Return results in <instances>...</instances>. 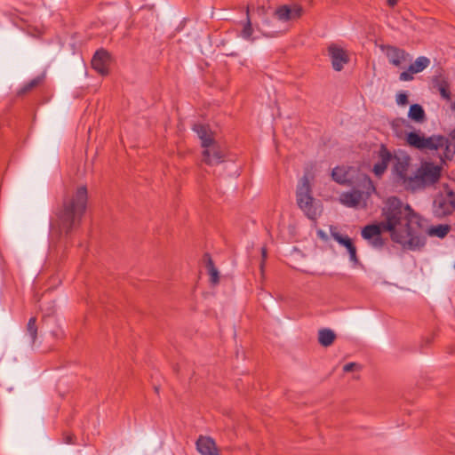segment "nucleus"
Instances as JSON below:
<instances>
[{"mask_svg":"<svg viewBox=\"0 0 455 455\" xmlns=\"http://www.w3.org/2000/svg\"><path fill=\"white\" fill-rule=\"evenodd\" d=\"M381 231H387L392 241L405 249L419 250L426 243L420 217L396 197L387 200L380 222L365 226L361 235L372 247L379 249L384 244Z\"/></svg>","mask_w":455,"mask_h":455,"instance_id":"f257e3e1","label":"nucleus"},{"mask_svg":"<svg viewBox=\"0 0 455 455\" xmlns=\"http://www.w3.org/2000/svg\"><path fill=\"white\" fill-rule=\"evenodd\" d=\"M87 204V188L81 186L72 194L65 196L61 208L52 224V235H68L80 222Z\"/></svg>","mask_w":455,"mask_h":455,"instance_id":"f03ea898","label":"nucleus"},{"mask_svg":"<svg viewBox=\"0 0 455 455\" xmlns=\"http://www.w3.org/2000/svg\"><path fill=\"white\" fill-rule=\"evenodd\" d=\"M193 130L201 140L203 161L208 165H216L224 162L226 149L221 147L214 139V133L209 125L196 124Z\"/></svg>","mask_w":455,"mask_h":455,"instance_id":"7ed1b4c3","label":"nucleus"},{"mask_svg":"<svg viewBox=\"0 0 455 455\" xmlns=\"http://www.w3.org/2000/svg\"><path fill=\"white\" fill-rule=\"evenodd\" d=\"M441 167L429 162L422 163L407 180V190L418 191L435 184L441 177Z\"/></svg>","mask_w":455,"mask_h":455,"instance_id":"20e7f679","label":"nucleus"},{"mask_svg":"<svg viewBox=\"0 0 455 455\" xmlns=\"http://www.w3.org/2000/svg\"><path fill=\"white\" fill-rule=\"evenodd\" d=\"M296 198L299 207L311 220L316 218L318 212L314 204L311 186L307 175H304L299 181L296 190Z\"/></svg>","mask_w":455,"mask_h":455,"instance_id":"39448f33","label":"nucleus"},{"mask_svg":"<svg viewBox=\"0 0 455 455\" xmlns=\"http://www.w3.org/2000/svg\"><path fill=\"white\" fill-rule=\"evenodd\" d=\"M303 13V7L297 3H292L278 5L273 13V17L286 31L292 23L302 17Z\"/></svg>","mask_w":455,"mask_h":455,"instance_id":"423d86ee","label":"nucleus"},{"mask_svg":"<svg viewBox=\"0 0 455 455\" xmlns=\"http://www.w3.org/2000/svg\"><path fill=\"white\" fill-rule=\"evenodd\" d=\"M407 143L419 149H431L437 150L447 147L448 140L442 136H432L425 138L420 136L418 132H411L406 136Z\"/></svg>","mask_w":455,"mask_h":455,"instance_id":"0eeeda50","label":"nucleus"},{"mask_svg":"<svg viewBox=\"0 0 455 455\" xmlns=\"http://www.w3.org/2000/svg\"><path fill=\"white\" fill-rule=\"evenodd\" d=\"M455 211V192L445 188L437 194L433 202V213L437 218H443Z\"/></svg>","mask_w":455,"mask_h":455,"instance_id":"6e6552de","label":"nucleus"},{"mask_svg":"<svg viewBox=\"0 0 455 455\" xmlns=\"http://www.w3.org/2000/svg\"><path fill=\"white\" fill-rule=\"evenodd\" d=\"M411 158L405 154L395 155L392 163V174L395 180L407 189V180H411Z\"/></svg>","mask_w":455,"mask_h":455,"instance_id":"1a4fd4ad","label":"nucleus"},{"mask_svg":"<svg viewBox=\"0 0 455 455\" xmlns=\"http://www.w3.org/2000/svg\"><path fill=\"white\" fill-rule=\"evenodd\" d=\"M369 196L370 191L363 192L358 189H353L352 191L342 193L339 196V202L349 208L364 207Z\"/></svg>","mask_w":455,"mask_h":455,"instance_id":"9d476101","label":"nucleus"},{"mask_svg":"<svg viewBox=\"0 0 455 455\" xmlns=\"http://www.w3.org/2000/svg\"><path fill=\"white\" fill-rule=\"evenodd\" d=\"M385 53L389 62L397 68H404L411 60L409 53L395 46H387Z\"/></svg>","mask_w":455,"mask_h":455,"instance_id":"9b49d317","label":"nucleus"},{"mask_svg":"<svg viewBox=\"0 0 455 455\" xmlns=\"http://www.w3.org/2000/svg\"><path fill=\"white\" fill-rule=\"evenodd\" d=\"M329 55L331 60V65L334 70L340 71L344 65L349 60L347 52L341 47L331 44L328 48Z\"/></svg>","mask_w":455,"mask_h":455,"instance_id":"f8f14e48","label":"nucleus"},{"mask_svg":"<svg viewBox=\"0 0 455 455\" xmlns=\"http://www.w3.org/2000/svg\"><path fill=\"white\" fill-rule=\"evenodd\" d=\"M110 61L109 54L105 50H99L95 52L92 60V67L98 73L106 75L108 72V65Z\"/></svg>","mask_w":455,"mask_h":455,"instance_id":"ddd939ff","label":"nucleus"},{"mask_svg":"<svg viewBox=\"0 0 455 455\" xmlns=\"http://www.w3.org/2000/svg\"><path fill=\"white\" fill-rule=\"evenodd\" d=\"M393 157L394 156L382 145L379 151V161L373 166L376 176L380 177L386 172L389 162L393 163Z\"/></svg>","mask_w":455,"mask_h":455,"instance_id":"4468645a","label":"nucleus"},{"mask_svg":"<svg viewBox=\"0 0 455 455\" xmlns=\"http://www.w3.org/2000/svg\"><path fill=\"white\" fill-rule=\"evenodd\" d=\"M196 450L201 455H219L214 441L206 436H200L196 441Z\"/></svg>","mask_w":455,"mask_h":455,"instance_id":"2eb2a0df","label":"nucleus"},{"mask_svg":"<svg viewBox=\"0 0 455 455\" xmlns=\"http://www.w3.org/2000/svg\"><path fill=\"white\" fill-rule=\"evenodd\" d=\"M256 12L262 19L261 29L264 30L265 35L275 36L281 31L276 29L270 20L265 19L266 9L264 6L258 7Z\"/></svg>","mask_w":455,"mask_h":455,"instance_id":"dca6fc26","label":"nucleus"},{"mask_svg":"<svg viewBox=\"0 0 455 455\" xmlns=\"http://www.w3.org/2000/svg\"><path fill=\"white\" fill-rule=\"evenodd\" d=\"M336 339L335 332L328 328H323L318 331V342L321 346L327 347L332 345Z\"/></svg>","mask_w":455,"mask_h":455,"instance_id":"f3484780","label":"nucleus"},{"mask_svg":"<svg viewBox=\"0 0 455 455\" xmlns=\"http://www.w3.org/2000/svg\"><path fill=\"white\" fill-rule=\"evenodd\" d=\"M330 234L331 236L340 245L344 246L346 249L351 247L353 243V241L350 237L347 235H342L336 228L331 227L330 228Z\"/></svg>","mask_w":455,"mask_h":455,"instance_id":"a211bd4d","label":"nucleus"},{"mask_svg":"<svg viewBox=\"0 0 455 455\" xmlns=\"http://www.w3.org/2000/svg\"><path fill=\"white\" fill-rule=\"evenodd\" d=\"M451 227L446 224H440L437 226H433L427 228L426 233L429 236H436L439 238H443L447 235V234L450 232Z\"/></svg>","mask_w":455,"mask_h":455,"instance_id":"6ab92c4d","label":"nucleus"},{"mask_svg":"<svg viewBox=\"0 0 455 455\" xmlns=\"http://www.w3.org/2000/svg\"><path fill=\"white\" fill-rule=\"evenodd\" d=\"M430 64V60L425 56H420L409 66L411 73H419L427 68Z\"/></svg>","mask_w":455,"mask_h":455,"instance_id":"aec40b11","label":"nucleus"},{"mask_svg":"<svg viewBox=\"0 0 455 455\" xmlns=\"http://www.w3.org/2000/svg\"><path fill=\"white\" fill-rule=\"evenodd\" d=\"M408 116L411 120L417 123H422L426 117L423 108L419 104L411 106Z\"/></svg>","mask_w":455,"mask_h":455,"instance_id":"412c9836","label":"nucleus"},{"mask_svg":"<svg viewBox=\"0 0 455 455\" xmlns=\"http://www.w3.org/2000/svg\"><path fill=\"white\" fill-rule=\"evenodd\" d=\"M332 179L339 184H346L349 180L348 172L345 167H336L331 172Z\"/></svg>","mask_w":455,"mask_h":455,"instance_id":"4be33fe9","label":"nucleus"},{"mask_svg":"<svg viewBox=\"0 0 455 455\" xmlns=\"http://www.w3.org/2000/svg\"><path fill=\"white\" fill-rule=\"evenodd\" d=\"M36 318L35 316L31 317L27 324V334L29 339V343L33 345L37 337V326H36Z\"/></svg>","mask_w":455,"mask_h":455,"instance_id":"5701e85b","label":"nucleus"},{"mask_svg":"<svg viewBox=\"0 0 455 455\" xmlns=\"http://www.w3.org/2000/svg\"><path fill=\"white\" fill-rule=\"evenodd\" d=\"M43 81V78L40 76H37L36 78H33L27 84H25L18 92L19 95H24L28 93V92L32 91L36 87H37Z\"/></svg>","mask_w":455,"mask_h":455,"instance_id":"b1692460","label":"nucleus"},{"mask_svg":"<svg viewBox=\"0 0 455 455\" xmlns=\"http://www.w3.org/2000/svg\"><path fill=\"white\" fill-rule=\"evenodd\" d=\"M207 268L208 273L210 275V281L213 285H216L219 283L220 277H219V271L214 267L213 262L211 258L207 259Z\"/></svg>","mask_w":455,"mask_h":455,"instance_id":"393cba45","label":"nucleus"},{"mask_svg":"<svg viewBox=\"0 0 455 455\" xmlns=\"http://www.w3.org/2000/svg\"><path fill=\"white\" fill-rule=\"evenodd\" d=\"M249 7H247V10H246V13H247V19H246V22L243 26V28L241 32V36L243 38L246 39V40H250L251 38V36H252V33H253V29H252V27H251V20H250V17H249Z\"/></svg>","mask_w":455,"mask_h":455,"instance_id":"a878e982","label":"nucleus"},{"mask_svg":"<svg viewBox=\"0 0 455 455\" xmlns=\"http://www.w3.org/2000/svg\"><path fill=\"white\" fill-rule=\"evenodd\" d=\"M438 91L441 94V96L445 100L451 99V92L449 89V85L445 81H442L437 85Z\"/></svg>","mask_w":455,"mask_h":455,"instance_id":"bb28decb","label":"nucleus"},{"mask_svg":"<svg viewBox=\"0 0 455 455\" xmlns=\"http://www.w3.org/2000/svg\"><path fill=\"white\" fill-rule=\"evenodd\" d=\"M360 370H361V365L356 363H349L345 364L343 367V371L345 372H350V371H360Z\"/></svg>","mask_w":455,"mask_h":455,"instance_id":"cd10ccee","label":"nucleus"},{"mask_svg":"<svg viewBox=\"0 0 455 455\" xmlns=\"http://www.w3.org/2000/svg\"><path fill=\"white\" fill-rule=\"evenodd\" d=\"M396 103L400 106H405L408 103V96L405 92H399L396 95Z\"/></svg>","mask_w":455,"mask_h":455,"instance_id":"c85d7f7f","label":"nucleus"},{"mask_svg":"<svg viewBox=\"0 0 455 455\" xmlns=\"http://www.w3.org/2000/svg\"><path fill=\"white\" fill-rule=\"evenodd\" d=\"M347 250L349 254L350 260L354 263H357L358 259H357L356 248H355V244H352L351 247L347 248Z\"/></svg>","mask_w":455,"mask_h":455,"instance_id":"c756f323","label":"nucleus"},{"mask_svg":"<svg viewBox=\"0 0 455 455\" xmlns=\"http://www.w3.org/2000/svg\"><path fill=\"white\" fill-rule=\"evenodd\" d=\"M413 74L414 73H411L408 68L406 71H403L400 74L399 78L401 81H411L413 79Z\"/></svg>","mask_w":455,"mask_h":455,"instance_id":"7c9ffc66","label":"nucleus"},{"mask_svg":"<svg viewBox=\"0 0 455 455\" xmlns=\"http://www.w3.org/2000/svg\"><path fill=\"white\" fill-rule=\"evenodd\" d=\"M261 255H262V261L260 263V270H261V272H263L265 260L267 259V250L264 247L261 249Z\"/></svg>","mask_w":455,"mask_h":455,"instance_id":"2f4dec72","label":"nucleus"},{"mask_svg":"<svg viewBox=\"0 0 455 455\" xmlns=\"http://www.w3.org/2000/svg\"><path fill=\"white\" fill-rule=\"evenodd\" d=\"M65 442H66V443H68V444L73 443V435L70 434L67 435L65 436Z\"/></svg>","mask_w":455,"mask_h":455,"instance_id":"473e14b6","label":"nucleus"},{"mask_svg":"<svg viewBox=\"0 0 455 455\" xmlns=\"http://www.w3.org/2000/svg\"><path fill=\"white\" fill-rule=\"evenodd\" d=\"M365 182L368 184V190H374L370 180H365Z\"/></svg>","mask_w":455,"mask_h":455,"instance_id":"72a5a7b5","label":"nucleus"},{"mask_svg":"<svg viewBox=\"0 0 455 455\" xmlns=\"http://www.w3.org/2000/svg\"><path fill=\"white\" fill-rule=\"evenodd\" d=\"M387 1L388 5H390V6H395L397 3V0H387Z\"/></svg>","mask_w":455,"mask_h":455,"instance_id":"f704fd0d","label":"nucleus"},{"mask_svg":"<svg viewBox=\"0 0 455 455\" xmlns=\"http://www.w3.org/2000/svg\"><path fill=\"white\" fill-rule=\"evenodd\" d=\"M452 108H453V109L455 110V102H454V104H453V107H452Z\"/></svg>","mask_w":455,"mask_h":455,"instance_id":"c9c22d12","label":"nucleus"}]
</instances>
